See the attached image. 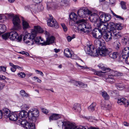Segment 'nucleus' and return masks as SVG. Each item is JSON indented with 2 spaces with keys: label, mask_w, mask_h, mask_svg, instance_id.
Returning <instances> with one entry per match:
<instances>
[{
  "label": "nucleus",
  "mask_w": 129,
  "mask_h": 129,
  "mask_svg": "<svg viewBox=\"0 0 129 129\" xmlns=\"http://www.w3.org/2000/svg\"><path fill=\"white\" fill-rule=\"evenodd\" d=\"M101 93L102 96L105 100H108L109 99V96L106 92L102 91Z\"/></svg>",
  "instance_id": "nucleus-34"
},
{
  "label": "nucleus",
  "mask_w": 129,
  "mask_h": 129,
  "mask_svg": "<svg viewBox=\"0 0 129 129\" xmlns=\"http://www.w3.org/2000/svg\"><path fill=\"white\" fill-rule=\"evenodd\" d=\"M34 28L31 33L26 32L25 34L23 35V41L26 44L29 45L33 44V40L36 36L38 33H42L43 31V29L39 26H34Z\"/></svg>",
  "instance_id": "nucleus-2"
},
{
  "label": "nucleus",
  "mask_w": 129,
  "mask_h": 129,
  "mask_svg": "<svg viewBox=\"0 0 129 129\" xmlns=\"http://www.w3.org/2000/svg\"><path fill=\"white\" fill-rule=\"evenodd\" d=\"M106 81L110 83H113L116 81L115 77L113 75V74L111 73V71L110 73L108 75V77L106 79Z\"/></svg>",
  "instance_id": "nucleus-22"
},
{
  "label": "nucleus",
  "mask_w": 129,
  "mask_h": 129,
  "mask_svg": "<svg viewBox=\"0 0 129 129\" xmlns=\"http://www.w3.org/2000/svg\"><path fill=\"white\" fill-rule=\"evenodd\" d=\"M2 37L3 39L6 40L8 38H9V33H6L2 36Z\"/></svg>",
  "instance_id": "nucleus-50"
},
{
  "label": "nucleus",
  "mask_w": 129,
  "mask_h": 129,
  "mask_svg": "<svg viewBox=\"0 0 129 129\" xmlns=\"http://www.w3.org/2000/svg\"><path fill=\"white\" fill-rule=\"evenodd\" d=\"M98 67L101 69L103 70H107V71H109L110 69L109 68H107L105 67L103 64L101 63L99 64Z\"/></svg>",
  "instance_id": "nucleus-35"
},
{
  "label": "nucleus",
  "mask_w": 129,
  "mask_h": 129,
  "mask_svg": "<svg viewBox=\"0 0 129 129\" xmlns=\"http://www.w3.org/2000/svg\"><path fill=\"white\" fill-rule=\"evenodd\" d=\"M115 27L118 30H120L122 28V25L120 23L115 24Z\"/></svg>",
  "instance_id": "nucleus-43"
},
{
  "label": "nucleus",
  "mask_w": 129,
  "mask_h": 129,
  "mask_svg": "<svg viewBox=\"0 0 129 129\" xmlns=\"http://www.w3.org/2000/svg\"><path fill=\"white\" fill-rule=\"evenodd\" d=\"M3 113L4 115V117L6 118H8L10 114V110L6 108H4L3 109Z\"/></svg>",
  "instance_id": "nucleus-28"
},
{
  "label": "nucleus",
  "mask_w": 129,
  "mask_h": 129,
  "mask_svg": "<svg viewBox=\"0 0 129 129\" xmlns=\"http://www.w3.org/2000/svg\"><path fill=\"white\" fill-rule=\"evenodd\" d=\"M102 36L103 38L106 42L110 41L112 38V34L110 31L107 33H104L102 34Z\"/></svg>",
  "instance_id": "nucleus-19"
},
{
  "label": "nucleus",
  "mask_w": 129,
  "mask_h": 129,
  "mask_svg": "<svg viewBox=\"0 0 129 129\" xmlns=\"http://www.w3.org/2000/svg\"><path fill=\"white\" fill-rule=\"evenodd\" d=\"M6 27L4 24H0V35L4 33L6 30Z\"/></svg>",
  "instance_id": "nucleus-32"
},
{
  "label": "nucleus",
  "mask_w": 129,
  "mask_h": 129,
  "mask_svg": "<svg viewBox=\"0 0 129 129\" xmlns=\"http://www.w3.org/2000/svg\"><path fill=\"white\" fill-rule=\"evenodd\" d=\"M35 72L37 74H40L42 76H44V74L43 72L41 71L38 70H35Z\"/></svg>",
  "instance_id": "nucleus-59"
},
{
  "label": "nucleus",
  "mask_w": 129,
  "mask_h": 129,
  "mask_svg": "<svg viewBox=\"0 0 129 129\" xmlns=\"http://www.w3.org/2000/svg\"><path fill=\"white\" fill-rule=\"evenodd\" d=\"M30 123L27 122L26 119H18V122L21 126L24 127L26 129H35L34 124L33 122Z\"/></svg>",
  "instance_id": "nucleus-5"
},
{
  "label": "nucleus",
  "mask_w": 129,
  "mask_h": 129,
  "mask_svg": "<svg viewBox=\"0 0 129 129\" xmlns=\"http://www.w3.org/2000/svg\"><path fill=\"white\" fill-rule=\"evenodd\" d=\"M76 64L77 67H79L82 69H89V70L90 71L92 72H94V75H97L98 76H101L103 75V73H105V72H102V71H96L95 70V69L91 68L90 69V68H88L86 66H81L80 64H78L77 62L76 63Z\"/></svg>",
  "instance_id": "nucleus-11"
},
{
  "label": "nucleus",
  "mask_w": 129,
  "mask_h": 129,
  "mask_svg": "<svg viewBox=\"0 0 129 129\" xmlns=\"http://www.w3.org/2000/svg\"><path fill=\"white\" fill-rule=\"evenodd\" d=\"M61 122L62 123V125L65 126L64 129H95V128L92 127H90L88 128L86 126H83L82 125L76 126L69 122Z\"/></svg>",
  "instance_id": "nucleus-4"
},
{
  "label": "nucleus",
  "mask_w": 129,
  "mask_h": 129,
  "mask_svg": "<svg viewBox=\"0 0 129 129\" xmlns=\"http://www.w3.org/2000/svg\"><path fill=\"white\" fill-rule=\"evenodd\" d=\"M33 80L35 81L36 80V82L38 83H41L42 82V80L40 79H39L38 77L35 76L33 78Z\"/></svg>",
  "instance_id": "nucleus-52"
},
{
  "label": "nucleus",
  "mask_w": 129,
  "mask_h": 129,
  "mask_svg": "<svg viewBox=\"0 0 129 129\" xmlns=\"http://www.w3.org/2000/svg\"><path fill=\"white\" fill-rule=\"evenodd\" d=\"M76 24L78 25V27L74 26L73 28L75 31L80 30L84 33H88L91 30V27L90 25L86 22L83 19L79 20L76 22Z\"/></svg>",
  "instance_id": "nucleus-3"
},
{
  "label": "nucleus",
  "mask_w": 129,
  "mask_h": 129,
  "mask_svg": "<svg viewBox=\"0 0 129 129\" xmlns=\"http://www.w3.org/2000/svg\"><path fill=\"white\" fill-rule=\"evenodd\" d=\"M120 5L121 8L123 10H126V3L125 2L121 1L120 3Z\"/></svg>",
  "instance_id": "nucleus-44"
},
{
  "label": "nucleus",
  "mask_w": 129,
  "mask_h": 129,
  "mask_svg": "<svg viewBox=\"0 0 129 129\" xmlns=\"http://www.w3.org/2000/svg\"><path fill=\"white\" fill-rule=\"evenodd\" d=\"M71 58L72 59H77L78 58V57L76 55L72 53V56Z\"/></svg>",
  "instance_id": "nucleus-58"
},
{
  "label": "nucleus",
  "mask_w": 129,
  "mask_h": 129,
  "mask_svg": "<svg viewBox=\"0 0 129 129\" xmlns=\"http://www.w3.org/2000/svg\"><path fill=\"white\" fill-rule=\"evenodd\" d=\"M103 34V33L97 28L95 29L92 32V35L93 37L98 39L100 38L102 36Z\"/></svg>",
  "instance_id": "nucleus-17"
},
{
  "label": "nucleus",
  "mask_w": 129,
  "mask_h": 129,
  "mask_svg": "<svg viewBox=\"0 0 129 129\" xmlns=\"http://www.w3.org/2000/svg\"><path fill=\"white\" fill-rule=\"evenodd\" d=\"M16 69V67H13L11 68V70L12 72H14L15 71Z\"/></svg>",
  "instance_id": "nucleus-61"
},
{
  "label": "nucleus",
  "mask_w": 129,
  "mask_h": 129,
  "mask_svg": "<svg viewBox=\"0 0 129 129\" xmlns=\"http://www.w3.org/2000/svg\"><path fill=\"white\" fill-rule=\"evenodd\" d=\"M84 50L86 53L89 55L97 57L99 54L101 56H105L108 55L110 53L109 50L104 45L98 49L94 48L92 44L87 45L84 47Z\"/></svg>",
  "instance_id": "nucleus-1"
},
{
  "label": "nucleus",
  "mask_w": 129,
  "mask_h": 129,
  "mask_svg": "<svg viewBox=\"0 0 129 129\" xmlns=\"http://www.w3.org/2000/svg\"><path fill=\"white\" fill-rule=\"evenodd\" d=\"M96 25L95 26L98 27V29L101 31L103 33H105V30L108 28V24L107 23H100Z\"/></svg>",
  "instance_id": "nucleus-16"
},
{
  "label": "nucleus",
  "mask_w": 129,
  "mask_h": 129,
  "mask_svg": "<svg viewBox=\"0 0 129 129\" xmlns=\"http://www.w3.org/2000/svg\"><path fill=\"white\" fill-rule=\"evenodd\" d=\"M12 22L14 25V29L17 30L21 28L20 25V21L19 17L17 16H14L12 20Z\"/></svg>",
  "instance_id": "nucleus-10"
},
{
  "label": "nucleus",
  "mask_w": 129,
  "mask_h": 129,
  "mask_svg": "<svg viewBox=\"0 0 129 129\" xmlns=\"http://www.w3.org/2000/svg\"><path fill=\"white\" fill-rule=\"evenodd\" d=\"M77 15L74 13L71 14L70 16V20L69 21V23L70 25L72 26L74 25L75 21L77 19Z\"/></svg>",
  "instance_id": "nucleus-21"
},
{
  "label": "nucleus",
  "mask_w": 129,
  "mask_h": 129,
  "mask_svg": "<svg viewBox=\"0 0 129 129\" xmlns=\"http://www.w3.org/2000/svg\"><path fill=\"white\" fill-rule=\"evenodd\" d=\"M118 55L117 52H114L110 53L109 55V57L111 58L114 59L117 58Z\"/></svg>",
  "instance_id": "nucleus-37"
},
{
  "label": "nucleus",
  "mask_w": 129,
  "mask_h": 129,
  "mask_svg": "<svg viewBox=\"0 0 129 129\" xmlns=\"http://www.w3.org/2000/svg\"><path fill=\"white\" fill-rule=\"evenodd\" d=\"M100 15L99 17L100 23H104L110 20L111 16L109 14L103 12H100Z\"/></svg>",
  "instance_id": "nucleus-6"
},
{
  "label": "nucleus",
  "mask_w": 129,
  "mask_h": 129,
  "mask_svg": "<svg viewBox=\"0 0 129 129\" xmlns=\"http://www.w3.org/2000/svg\"><path fill=\"white\" fill-rule=\"evenodd\" d=\"M91 13V11H90L83 8H80L77 12L78 16L81 18H85L86 14H90Z\"/></svg>",
  "instance_id": "nucleus-8"
},
{
  "label": "nucleus",
  "mask_w": 129,
  "mask_h": 129,
  "mask_svg": "<svg viewBox=\"0 0 129 129\" xmlns=\"http://www.w3.org/2000/svg\"><path fill=\"white\" fill-rule=\"evenodd\" d=\"M50 18L48 19L47 21V24L48 26L56 28L58 27L57 22L54 19H53L52 16L49 15Z\"/></svg>",
  "instance_id": "nucleus-13"
},
{
  "label": "nucleus",
  "mask_w": 129,
  "mask_h": 129,
  "mask_svg": "<svg viewBox=\"0 0 129 129\" xmlns=\"http://www.w3.org/2000/svg\"><path fill=\"white\" fill-rule=\"evenodd\" d=\"M45 34L47 35V37H48L46 38V41H44V46L49 45L53 43L55 40V37L52 36L50 37H48L49 36V33L46 31H45Z\"/></svg>",
  "instance_id": "nucleus-14"
},
{
  "label": "nucleus",
  "mask_w": 129,
  "mask_h": 129,
  "mask_svg": "<svg viewBox=\"0 0 129 129\" xmlns=\"http://www.w3.org/2000/svg\"><path fill=\"white\" fill-rule=\"evenodd\" d=\"M9 38L12 40L17 41H20L22 38L21 36H19L17 32L15 31H13L9 33Z\"/></svg>",
  "instance_id": "nucleus-7"
},
{
  "label": "nucleus",
  "mask_w": 129,
  "mask_h": 129,
  "mask_svg": "<svg viewBox=\"0 0 129 129\" xmlns=\"http://www.w3.org/2000/svg\"><path fill=\"white\" fill-rule=\"evenodd\" d=\"M61 25L64 31H67V28L65 24L63 23H61Z\"/></svg>",
  "instance_id": "nucleus-56"
},
{
  "label": "nucleus",
  "mask_w": 129,
  "mask_h": 129,
  "mask_svg": "<svg viewBox=\"0 0 129 129\" xmlns=\"http://www.w3.org/2000/svg\"><path fill=\"white\" fill-rule=\"evenodd\" d=\"M6 67L3 66H0V72H5L6 71Z\"/></svg>",
  "instance_id": "nucleus-57"
},
{
  "label": "nucleus",
  "mask_w": 129,
  "mask_h": 129,
  "mask_svg": "<svg viewBox=\"0 0 129 129\" xmlns=\"http://www.w3.org/2000/svg\"><path fill=\"white\" fill-rule=\"evenodd\" d=\"M73 109L76 112H79L81 110L80 105L79 104L75 103L74 104Z\"/></svg>",
  "instance_id": "nucleus-30"
},
{
  "label": "nucleus",
  "mask_w": 129,
  "mask_h": 129,
  "mask_svg": "<svg viewBox=\"0 0 129 129\" xmlns=\"http://www.w3.org/2000/svg\"><path fill=\"white\" fill-rule=\"evenodd\" d=\"M79 87L83 88H86L87 87V85L86 84H84L83 82H80Z\"/></svg>",
  "instance_id": "nucleus-55"
},
{
  "label": "nucleus",
  "mask_w": 129,
  "mask_h": 129,
  "mask_svg": "<svg viewBox=\"0 0 129 129\" xmlns=\"http://www.w3.org/2000/svg\"><path fill=\"white\" fill-rule=\"evenodd\" d=\"M114 47L117 49H118L120 46V44L118 41H116L113 44Z\"/></svg>",
  "instance_id": "nucleus-40"
},
{
  "label": "nucleus",
  "mask_w": 129,
  "mask_h": 129,
  "mask_svg": "<svg viewBox=\"0 0 129 129\" xmlns=\"http://www.w3.org/2000/svg\"><path fill=\"white\" fill-rule=\"evenodd\" d=\"M4 85L3 83L0 82V90L3 88Z\"/></svg>",
  "instance_id": "nucleus-64"
},
{
  "label": "nucleus",
  "mask_w": 129,
  "mask_h": 129,
  "mask_svg": "<svg viewBox=\"0 0 129 129\" xmlns=\"http://www.w3.org/2000/svg\"><path fill=\"white\" fill-rule=\"evenodd\" d=\"M29 113L28 112H27L26 111L22 110L20 112L19 114V116L18 117V119H26L28 117L29 120ZM29 121V120L28 121Z\"/></svg>",
  "instance_id": "nucleus-15"
},
{
  "label": "nucleus",
  "mask_w": 129,
  "mask_h": 129,
  "mask_svg": "<svg viewBox=\"0 0 129 129\" xmlns=\"http://www.w3.org/2000/svg\"><path fill=\"white\" fill-rule=\"evenodd\" d=\"M115 85L119 90H121V89L125 88L124 85L121 83H117L115 84Z\"/></svg>",
  "instance_id": "nucleus-39"
},
{
  "label": "nucleus",
  "mask_w": 129,
  "mask_h": 129,
  "mask_svg": "<svg viewBox=\"0 0 129 129\" xmlns=\"http://www.w3.org/2000/svg\"><path fill=\"white\" fill-rule=\"evenodd\" d=\"M17 75L19 77L22 78H24L25 76V74L23 72L18 73L17 74Z\"/></svg>",
  "instance_id": "nucleus-48"
},
{
  "label": "nucleus",
  "mask_w": 129,
  "mask_h": 129,
  "mask_svg": "<svg viewBox=\"0 0 129 129\" xmlns=\"http://www.w3.org/2000/svg\"><path fill=\"white\" fill-rule=\"evenodd\" d=\"M96 104L95 103H92L88 107V109L90 111H93L94 110Z\"/></svg>",
  "instance_id": "nucleus-42"
},
{
  "label": "nucleus",
  "mask_w": 129,
  "mask_h": 129,
  "mask_svg": "<svg viewBox=\"0 0 129 129\" xmlns=\"http://www.w3.org/2000/svg\"><path fill=\"white\" fill-rule=\"evenodd\" d=\"M111 106V104L110 102L109 101H108L105 104V107L107 109H109L110 108Z\"/></svg>",
  "instance_id": "nucleus-46"
},
{
  "label": "nucleus",
  "mask_w": 129,
  "mask_h": 129,
  "mask_svg": "<svg viewBox=\"0 0 129 129\" xmlns=\"http://www.w3.org/2000/svg\"><path fill=\"white\" fill-rule=\"evenodd\" d=\"M115 24L113 22H110L108 24V28L109 27L110 30V31H112L114 30H116L115 28Z\"/></svg>",
  "instance_id": "nucleus-31"
},
{
  "label": "nucleus",
  "mask_w": 129,
  "mask_h": 129,
  "mask_svg": "<svg viewBox=\"0 0 129 129\" xmlns=\"http://www.w3.org/2000/svg\"><path fill=\"white\" fill-rule=\"evenodd\" d=\"M70 0H63L62 1V2L65 4H68L70 2Z\"/></svg>",
  "instance_id": "nucleus-60"
},
{
  "label": "nucleus",
  "mask_w": 129,
  "mask_h": 129,
  "mask_svg": "<svg viewBox=\"0 0 129 129\" xmlns=\"http://www.w3.org/2000/svg\"><path fill=\"white\" fill-rule=\"evenodd\" d=\"M35 38L34 39L33 41V44L35 43L37 45L44 46V41L43 38H42L41 37H37L35 39Z\"/></svg>",
  "instance_id": "nucleus-20"
},
{
  "label": "nucleus",
  "mask_w": 129,
  "mask_h": 129,
  "mask_svg": "<svg viewBox=\"0 0 129 129\" xmlns=\"http://www.w3.org/2000/svg\"><path fill=\"white\" fill-rule=\"evenodd\" d=\"M75 38V35H73V36L71 37L70 36H68L67 37V39L68 42H70L71 41V40Z\"/></svg>",
  "instance_id": "nucleus-54"
},
{
  "label": "nucleus",
  "mask_w": 129,
  "mask_h": 129,
  "mask_svg": "<svg viewBox=\"0 0 129 129\" xmlns=\"http://www.w3.org/2000/svg\"><path fill=\"white\" fill-rule=\"evenodd\" d=\"M53 3L50 2H48L47 3V8L48 10L52 6H53Z\"/></svg>",
  "instance_id": "nucleus-53"
},
{
  "label": "nucleus",
  "mask_w": 129,
  "mask_h": 129,
  "mask_svg": "<svg viewBox=\"0 0 129 129\" xmlns=\"http://www.w3.org/2000/svg\"><path fill=\"white\" fill-rule=\"evenodd\" d=\"M42 112L45 114H47L48 113V111L47 110L44 108L42 109Z\"/></svg>",
  "instance_id": "nucleus-63"
},
{
  "label": "nucleus",
  "mask_w": 129,
  "mask_h": 129,
  "mask_svg": "<svg viewBox=\"0 0 129 129\" xmlns=\"http://www.w3.org/2000/svg\"><path fill=\"white\" fill-rule=\"evenodd\" d=\"M121 42L123 45H128L129 44V39L127 37L124 38L122 39Z\"/></svg>",
  "instance_id": "nucleus-33"
},
{
  "label": "nucleus",
  "mask_w": 129,
  "mask_h": 129,
  "mask_svg": "<svg viewBox=\"0 0 129 129\" xmlns=\"http://www.w3.org/2000/svg\"><path fill=\"white\" fill-rule=\"evenodd\" d=\"M122 53L129 55V47H127L124 48L122 50Z\"/></svg>",
  "instance_id": "nucleus-36"
},
{
  "label": "nucleus",
  "mask_w": 129,
  "mask_h": 129,
  "mask_svg": "<svg viewBox=\"0 0 129 129\" xmlns=\"http://www.w3.org/2000/svg\"><path fill=\"white\" fill-rule=\"evenodd\" d=\"M70 82L74 83V84L77 86L79 87V85L80 83V81H76L74 80H72L70 81Z\"/></svg>",
  "instance_id": "nucleus-49"
},
{
  "label": "nucleus",
  "mask_w": 129,
  "mask_h": 129,
  "mask_svg": "<svg viewBox=\"0 0 129 129\" xmlns=\"http://www.w3.org/2000/svg\"><path fill=\"white\" fill-rule=\"evenodd\" d=\"M111 12L113 15L115 16L116 18L119 19H120L123 20V18L121 16L116 15L115 13H114L112 11H111Z\"/></svg>",
  "instance_id": "nucleus-51"
},
{
  "label": "nucleus",
  "mask_w": 129,
  "mask_h": 129,
  "mask_svg": "<svg viewBox=\"0 0 129 129\" xmlns=\"http://www.w3.org/2000/svg\"><path fill=\"white\" fill-rule=\"evenodd\" d=\"M122 57H121V59H123V61H124L125 63H128L127 59L129 55L125 54H122Z\"/></svg>",
  "instance_id": "nucleus-38"
},
{
  "label": "nucleus",
  "mask_w": 129,
  "mask_h": 129,
  "mask_svg": "<svg viewBox=\"0 0 129 129\" xmlns=\"http://www.w3.org/2000/svg\"><path fill=\"white\" fill-rule=\"evenodd\" d=\"M18 117L17 114V113L13 112L10 113L9 117L10 120H11L15 121L18 120Z\"/></svg>",
  "instance_id": "nucleus-26"
},
{
  "label": "nucleus",
  "mask_w": 129,
  "mask_h": 129,
  "mask_svg": "<svg viewBox=\"0 0 129 129\" xmlns=\"http://www.w3.org/2000/svg\"><path fill=\"white\" fill-rule=\"evenodd\" d=\"M20 108L22 109L27 110L29 108V106L28 105L24 104L22 105L21 107Z\"/></svg>",
  "instance_id": "nucleus-47"
},
{
  "label": "nucleus",
  "mask_w": 129,
  "mask_h": 129,
  "mask_svg": "<svg viewBox=\"0 0 129 129\" xmlns=\"http://www.w3.org/2000/svg\"><path fill=\"white\" fill-rule=\"evenodd\" d=\"M90 21L94 23V25L96 26V24H98V23H100V21L99 17L98 15L96 13H93L90 17Z\"/></svg>",
  "instance_id": "nucleus-12"
},
{
  "label": "nucleus",
  "mask_w": 129,
  "mask_h": 129,
  "mask_svg": "<svg viewBox=\"0 0 129 129\" xmlns=\"http://www.w3.org/2000/svg\"><path fill=\"white\" fill-rule=\"evenodd\" d=\"M72 53V52L68 48H66L64 50V55L67 58H71Z\"/></svg>",
  "instance_id": "nucleus-27"
},
{
  "label": "nucleus",
  "mask_w": 129,
  "mask_h": 129,
  "mask_svg": "<svg viewBox=\"0 0 129 129\" xmlns=\"http://www.w3.org/2000/svg\"><path fill=\"white\" fill-rule=\"evenodd\" d=\"M117 103L120 105H124L125 106H127L129 104V101L123 98L118 99Z\"/></svg>",
  "instance_id": "nucleus-23"
},
{
  "label": "nucleus",
  "mask_w": 129,
  "mask_h": 129,
  "mask_svg": "<svg viewBox=\"0 0 129 129\" xmlns=\"http://www.w3.org/2000/svg\"><path fill=\"white\" fill-rule=\"evenodd\" d=\"M20 94L22 97H27L28 96V94L25 92L24 90H21L20 91Z\"/></svg>",
  "instance_id": "nucleus-45"
},
{
  "label": "nucleus",
  "mask_w": 129,
  "mask_h": 129,
  "mask_svg": "<svg viewBox=\"0 0 129 129\" xmlns=\"http://www.w3.org/2000/svg\"><path fill=\"white\" fill-rule=\"evenodd\" d=\"M29 113V121L33 122V119H35V117H37L39 115V112L37 109H33L28 111Z\"/></svg>",
  "instance_id": "nucleus-9"
},
{
  "label": "nucleus",
  "mask_w": 129,
  "mask_h": 129,
  "mask_svg": "<svg viewBox=\"0 0 129 129\" xmlns=\"http://www.w3.org/2000/svg\"><path fill=\"white\" fill-rule=\"evenodd\" d=\"M111 73L113 74V75L115 76V77L116 76H119L122 75V74L120 72H118L117 71H111Z\"/></svg>",
  "instance_id": "nucleus-41"
},
{
  "label": "nucleus",
  "mask_w": 129,
  "mask_h": 129,
  "mask_svg": "<svg viewBox=\"0 0 129 129\" xmlns=\"http://www.w3.org/2000/svg\"><path fill=\"white\" fill-rule=\"evenodd\" d=\"M104 41L102 39H98L95 40L94 42V46L96 48V49H98L101 48V47H102L104 46Z\"/></svg>",
  "instance_id": "nucleus-18"
},
{
  "label": "nucleus",
  "mask_w": 129,
  "mask_h": 129,
  "mask_svg": "<svg viewBox=\"0 0 129 129\" xmlns=\"http://www.w3.org/2000/svg\"><path fill=\"white\" fill-rule=\"evenodd\" d=\"M113 34V38L114 39H117L122 36V34L120 32H117L116 29L112 31Z\"/></svg>",
  "instance_id": "nucleus-25"
},
{
  "label": "nucleus",
  "mask_w": 129,
  "mask_h": 129,
  "mask_svg": "<svg viewBox=\"0 0 129 129\" xmlns=\"http://www.w3.org/2000/svg\"><path fill=\"white\" fill-rule=\"evenodd\" d=\"M61 117V115L60 114H53L49 117L50 121L53 120H57Z\"/></svg>",
  "instance_id": "nucleus-24"
},
{
  "label": "nucleus",
  "mask_w": 129,
  "mask_h": 129,
  "mask_svg": "<svg viewBox=\"0 0 129 129\" xmlns=\"http://www.w3.org/2000/svg\"><path fill=\"white\" fill-rule=\"evenodd\" d=\"M22 26L24 30H26L30 27L28 23L23 20L22 21Z\"/></svg>",
  "instance_id": "nucleus-29"
},
{
  "label": "nucleus",
  "mask_w": 129,
  "mask_h": 129,
  "mask_svg": "<svg viewBox=\"0 0 129 129\" xmlns=\"http://www.w3.org/2000/svg\"><path fill=\"white\" fill-rule=\"evenodd\" d=\"M42 1V0H33L34 2L36 4L40 3Z\"/></svg>",
  "instance_id": "nucleus-62"
}]
</instances>
